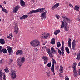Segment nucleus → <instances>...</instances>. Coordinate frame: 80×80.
Instances as JSON below:
<instances>
[{"mask_svg": "<svg viewBox=\"0 0 80 80\" xmlns=\"http://www.w3.org/2000/svg\"><path fill=\"white\" fill-rule=\"evenodd\" d=\"M51 65L52 63H51V62H50L48 64V67H51Z\"/></svg>", "mask_w": 80, "mask_h": 80, "instance_id": "72a5a7b5", "label": "nucleus"}, {"mask_svg": "<svg viewBox=\"0 0 80 80\" xmlns=\"http://www.w3.org/2000/svg\"><path fill=\"white\" fill-rule=\"evenodd\" d=\"M48 36H50L49 34H47L46 35H45V33H43L42 35L41 38L42 39H47Z\"/></svg>", "mask_w": 80, "mask_h": 80, "instance_id": "6e6552de", "label": "nucleus"}, {"mask_svg": "<svg viewBox=\"0 0 80 80\" xmlns=\"http://www.w3.org/2000/svg\"><path fill=\"white\" fill-rule=\"evenodd\" d=\"M9 35H10V36L12 37H13V35H12V33L10 34Z\"/></svg>", "mask_w": 80, "mask_h": 80, "instance_id": "6e6d98bb", "label": "nucleus"}, {"mask_svg": "<svg viewBox=\"0 0 80 80\" xmlns=\"http://www.w3.org/2000/svg\"><path fill=\"white\" fill-rule=\"evenodd\" d=\"M65 50L67 52L68 54H69L70 53V51H69V49L68 47H66L65 48Z\"/></svg>", "mask_w": 80, "mask_h": 80, "instance_id": "bb28decb", "label": "nucleus"}, {"mask_svg": "<svg viewBox=\"0 0 80 80\" xmlns=\"http://www.w3.org/2000/svg\"><path fill=\"white\" fill-rule=\"evenodd\" d=\"M57 8L55 6V5H54V6H53L52 7V8H51V9L52 10H55V8Z\"/></svg>", "mask_w": 80, "mask_h": 80, "instance_id": "473e14b6", "label": "nucleus"}, {"mask_svg": "<svg viewBox=\"0 0 80 80\" xmlns=\"http://www.w3.org/2000/svg\"><path fill=\"white\" fill-rule=\"evenodd\" d=\"M65 80H69V78L68 77H66L65 78Z\"/></svg>", "mask_w": 80, "mask_h": 80, "instance_id": "49530a36", "label": "nucleus"}, {"mask_svg": "<svg viewBox=\"0 0 80 80\" xmlns=\"http://www.w3.org/2000/svg\"><path fill=\"white\" fill-rule=\"evenodd\" d=\"M59 3H56V4L54 5L56 6V8H57L58 7V6H59Z\"/></svg>", "mask_w": 80, "mask_h": 80, "instance_id": "e433bc0d", "label": "nucleus"}, {"mask_svg": "<svg viewBox=\"0 0 80 80\" xmlns=\"http://www.w3.org/2000/svg\"><path fill=\"white\" fill-rule=\"evenodd\" d=\"M62 45H64V41L63 40L62 41Z\"/></svg>", "mask_w": 80, "mask_h": 80, "instance_id": "8fccbe9b", "label": "nucleus"}, {"mask_svg": "<svg viewBox=\"0 0 80 80\" xmlns=\"http://www.w3.org/2000/svg\"><path fill=\"white\" fill-rule=\"evenodd\" d=\"M46 43H47V42H45V43H43L42 45H45V44Z\"/></svg>", "mask_w": 80, "mask_h": 80, "instance_id": "052dcab7", "label": "nucleus"}, {"mask_svg": "<svg viewBox=\"0 0 80 80\" xmlns=\"http://www.w3.org/2000/svg\"><path fill=\"white\" fill-rule=\"evenodd\" d=\"M59 75L60 77H62V74L61 73H59Z\"/></svg>", "mask_w": 80, "mask_h": 80, "instance_id": "603ef678", "label": "nucleus"}, {"mask_svg": "<svg viewBox=\"0 0 80 80\" xmlns=\"http://www.w3.org/2000/svg\"><path fill=\"white\" fill-rule=\"evenodd\" d=\"M0 43H1V45L5 44V40L3 39H0Z\"/></svg>", "mask_w": 80, "mask_h": 80, "instance_id": "dca6fc26", "label": "nucleus"}, {"mask_svg": "<svg viewBox=\"0 0 80 80\" xmlns=\"http://www.w3.org/2000/svg\"><path fill=\"white\" fill-rule=\"evenodd\" d=\"M4 71L6 72H9V70L7 69H4Z\"/></svg>", "mask_w": 80, "mask_h": 80, "instance_id": "37998d69", "label": "nucleus"}, {"mask_svg": "<svg viewBox=\"0 0 80 80\" xmlns=\"http://www.w3.org/2000/svg\"><path fill=\"white\" fill-rule=\"evenodd\" d=\"M69 6L70 7H73V6H72V4H69Z\"/></svg>", "mask_w": 80, "mask_h": 80, "instance_id": "bf43d9fd", "label": "nucleus"}, {"mask_svg": "<svg viewBox=\"0 0 80 80\" xmlns=\"http://www.w3.org/2000/svg\"><path fill=\"white\" fill-rule=\"evenodd\" d=\"M2 9L3 12H4L6 13H7V12H8V11H7V10L5 9L4 8H2Z\"/></svg>", "mask_w": 80, "mask_h": 80, "instance_id": "7c9ffc66", "label": "nucleus"}, {"mask_svg": "<svg viewBox=\"0 0 80 80\" xmlns=\"http://www.w3.org/2000/svg\"><path fill=\"white\" fill-rule=\"evenodd\" d=\"M75 43H72V46H75Z\"/></svg>", "mask_w": 80, "mask_h": 80, "instance_id": "4d7b16f0", "label": "nucleus"}, {"mask_svg": "<svg viewBox=\"0 0 80 80\" xmlns=\"http://www.w3.org/2000/svg\"><path fill=\"white\" fill-rule=\"evenodd\" d=\"M60 32V30H56L54 32V34L55 35H57V34H58Z\"/></svg>", "mask_w": 80, "mask_h": 80, "instance_id": "4be33fe9", "label": "nucleus"}, {"mask_svg": "<svg viewBox=\"0 0 80 80\" xmlns=\"http://www.w3.org/2000/svg\"><path fill=\"white\" fill-rule=\"evenodd\" d=\"M44 10H45V8L38 9L36 10H34L30 11L28 14H32L33 13H41L42 12H44V11H45Z\"/></svg>", "mask_w": 80, "mask_h": 80, "instance_id": "f257e3e1", "label": "nucleus"}, {"mask_svg": "<svg viewBox=\"0 0 80 80\" xmlns=\"http://www.w3.org/2000/svg\"><path fill=\"white\" fill-rule=\"evenodd\" d=\"M42 59H44V64L47 63L48 60H47V57L46 56H43L42 57Z\"/></svg>", "mask_w": 80, "mask_h": 80, "instance_id": "ddd939ff", "label": "nucleus"}, {"mask_svg": "<svg viewBox=\"0 0 80 80\" xmlns=\"http://www.w3.org/2000/svg\"><path fill=\"white\" fill-rule=\"evenodd\" d=\"M13 62V59H11L9 61L10 63H12Z\"/></svg>", "mask_w": 80, "mask_h": 80, "instance_id": "a19ab883", "label": "nucleus"}, {"mask_svg": "<svg viewBox=\"0 0 80 80\" xmlns=\"http://www.w3.org/2000/svg\"><path fill=\"white\" fill-rule=\"evenodd\" d=\"M74 10H76V11H79L80 10V8H79V6L77 5H76L75 7H73Z\"/></svg>", "mask_w": 80, "mask_h": 80, "instance_id": "2eb2a0df", "label": "nucleus"}, {"mask_svg": "<svg viewBox=\"0 0 80 80\" xmlns=\"http://www.w3.org/2000/svg\"><path fill=\"white\" fill-rule=\"evenodd\" d=\"M14 28V30H18V28Z\"/></svg>", "mask_w": 80, "mask_h": 80, "instance_id": "13d9d810", "label": "nucleus"}, {"mask_svg": "<svg viewBox=\"0 0 80 80\" xmlns=\"http://www.w3.org/2000/svg\"><path fill=\"white\" fill-rule=\"evenodd\" d=\"M19 8H20V7H19L18 6L15 7L14 8V9H13V12L14 13H16V12H17V11H18V10H19Z\"/></svg>", "mask_w": 80, "mask_h": 80, "instance_id": "f8f14e48", "label": "nucleus"}, {"mask_svg": "<svg viewBox=\"0 0 80 80\" xmlns=\"http://www.w3.org/2000/svg\"><path fill=\"white\" fill-rule=\"evenodd\" d=\"M3 3H4V4H6V3H7V2L5 1H4Z\"/></svg>", "mask_w": 80, "mask_h": 80, "instance_id": "0e129e2a", "label": "nucleus"}, {"mask_svg": "<svg viewBox=\"0 0 80 80\" xmlns=\"http://www.w3.org/2000/svg\"><path fill=\"white\" fill-rule=\"evenodd\" d=\"M3 77V72L2 70H0V80L2 79Z\"/></svg>", "mask_w": 80, "mask_h": 80, "instance_id": "412c9836", "label": "nucleus"}, {"mask_svg": "<svg viewBox=\"0 0 80 80\" xmlns=\"http://www.w3.org/2000/svg\"><path fill=\"white\" fill-rule=\"evenodd\" d=\"M56 17L58 19H59V18H60V16H59V15H56Z\"/></svg>", "mask_w": 80, "mask_h": 80, "instance_id": "4c0bfd02", "label": "nucleus"}, {"mask_svg": "<svg viewBox=\"0 0 80 80\" xmlns=\"http://www.w3.org/2000/svg\"><path fill=\"white\" fill-rule=\"evenodd\" d=\"M51 43L52 45H54L55 43V38H52L51 42Z\"/></svg>", "mask_w": 80, "mask_h": 80, "instance_id": "5701e85b", "label": "nucleus"}, {"mask_svg": "<svg viewBox=\"0 0 80 80\" xmlns=\"http://www.w3.org/2000/svg\"><path fill=\"white\" fill-rule=\"evenodd\" d=\"M62 54H64V50H61Z\"/></svg>", "mask_w": 80, "mask_h": 80, "instance_id": "864d4df0", "label": "nucleus"}, {"mask_svg": "<svg viewBox=\"0 0 80 80\" xmlns=\"http://www.w3.org/2000/svg\"><path fill=\"white\" fill-rule=\"evenodd\" d=\"M71 41H72V39L69 38L68 45V47H70V48H71V45H72V43H71Z\"/></svg>", "mask_w": 80, "mask_h": 80, "instance_id": "4468645a", "label": "nucleus"}, {"mask_svg": "<svg viewBox=\"0 0 80 80\" xmlns=\"http://www.w3.org/2000/svg\"><path fill=\"white\" fill-rule=\"evenodd\" d=\"M75 46H72V50H75Z\"/></svg>", "mask_w": 80, "mask_h": 80, "instance_id": "79ce46f5", "label": "nucleus"}, {"mask_svg": "<svg viewBox=\"0 0 80 80\" xmlns=\"http://www.w3.org/2000/svg\"><path fill=\"white\" fill-rule=\"evenodd\" d=\"M25 58L24 57H22L19 58L17 61V64L19 67H21L22 65V63H24L25 62Z\"/></svg>", "mask_w": 80, "mask_h": 80, "instance_id": "7ed1b4c3", "label": "nucleus"}, {"mask_svg": "<svg viewBox=\"0 0 80 80\" xmlns=\"http://www.w3.org/2000/svg\"><path fill=\"white\" fill-rule=\"evenodd\" d=\"M64 45H62V47H61V50H64Z\"/></svg>", "mask_w": 80, "mask_h": 80, "instance_id": "ea45409f", "label": "nucleus"}, {"mask_svg": "<svg viewBox=\"0 0 80 80\" xmlns=\"http://www.w3.org/2000/svg\"><path fill=\"white\" fill-rule=\"evenodd\" d=\"M62 24L61 26V28L63 29V28L64 27V29L65 31H68L69 30V27L67 25V23H66L65 24V22L63 21H62Z\"/></svg>", "mask_w": 80, "mask_h": 80, "instance_id": "423d86ee", "label": "nucleus"}, {"mask_svg": "<svg viewBox=\"0 0 80 80\" xmlns=\"http://www.w3.org/2000/svg\"><path fill=\"white\" fill-rule=\"evenodd\" d=\"M30 45L33 47H37L40 45V42L37 40H34L30 42Z\"/></svg>", "mask_w": 80, "mask_h": 80, "instance_id": "20e7f679", "label": "nucleus"}, {"mask_svg": "<svg viewBox=\"0 0 80 80\" xmlns=\"http://www.w3.org/2000/svg\"><path fill=\"white\" fill-rule=\"evenodd\" d=\"M47 17L46 14L45 13L42 12L41 16V18L43 20H45Z\"/></svg>", "mask_w": 80, "mask_h": 80, "instance_id": "1a4fd4ad", "label": "nucleus"}, {"mask_svg": "<svg viewBox=\"0 0 80 80\" xmlns=\"http://www.w3.org/2000/svg\"><path fill=\"white\" fill-rule=\"evenodd\" d=\"M56 63V62L55 60L53 59V63L52 65V66L51 68V70L52 72H54V68H55V63Z\"/></svg>", "mask_w": 80, "mask_h": 80, "instance_id": "9d476101", "label": "nucleus"}, {"mask_svg": "<svg viewBox=\"0 0 80 80\" xmlns=\"http://www.w3.org/2000/svg\"><path fill=\"white\" fill-rule=\"evenodd\" d=\"M59 71L61 73H63V68L62 66H60Z\"/></svg>", "mask_w": 80, "mask_h": 80, "instance_id": "b1692460", "label": "nucleus"}, {"mask_svg": "<svg viewBox=\"0 0 80 80\" xmlns=\"http://www.w3.org/2000/svg\"><path fill=\"white\" fill-rule=\"evenodd\" d=\"M58 52L59 53V55H62V51H61L60 50H59V49L58 48Z\"/></svg>", "mask_w": 80, "mask_h": 80, "instance_id": "2f4dec72", "label": "nucleus"}, {"mask_svg": "<svg viewBox=\"0 0 80 80\" xmlns=\"http://www.w3.org/2000/svg\"><path fill=\"white\" fill-rule=\"evenodd\" d=\"M28 17V16L27 15H24L20 17V19L21 20H23V19H25V18H27Z\"/></svg>", "mask_w": 80, "mask_h": 80, "instance_id": "f3484780", "label": "nucleus"}, {"mask_svg": "<svg viewBox=\"0 0 80 80\" xmlns=\"http://www.w3.org/2000/svg\"><path fill=\"white\" fill-rule=\"evenodd\" d=\"M11 77L12 78L15 79L17 77V75L16 74H15H15H13V75H11Z\"/></svg>", "mask_w": 80, "mask_h": 80, "instance_id": "c85d7f7f", "label": "nucleus"}, {"mask_svg": "<svg viewBox=\"0 0 80 80\" xmlns=\"http://www.w3.org/2000/svg\"><path fill=\"white\" fill-rule=\"evenodd\" d=\"M47 52L48 54L50 57L52 58L53 57V54L55 53L56 52V51L55 50V48H52L51 49V51L50 49H48L47 50Z\"/></svg>", "mask_w": 80, "mask_h": 80, "instance_id": "f03ea898", "label": "nucleus"}, {"mask_svg": "<svg viewBox=\"0 0 80 80\" xmlns=\"http://www.w3.org/2000/svg\"><path fill=\"white\" fill-rule=\"evenodd\" d=\"M34 50L35 51V52H38V49L36 48H34Z\"/></svg>", "mask_w": 80, "mask_h": 80, "instance_id": "09e8293b", "label": "nucleus"}, {"mask_svg": "<svg viewBox=\"0 0 80 80\" xmlns=\"http://www.w3.org/2000/svg\"><path fill=\"white\" fill-rule=\"evenodd\" d=\"M5 77H6L5 75H4L3 76V80H6Z\"/></svg>", "mask_w": 80, "mask_h": 80, "instance_id": "a18cd8bd", "label": "nucleus"}, {"mask_svg": "<svg viewBox=\"0 0 80 80\" xmlns=\"http://www.w3.org/2000/svg\"><path fill=\"white\" fill-rule=\"evenodd\" d=\"M62 18L64 20H65L66 21V20L68 19V17L65 16V15H63L62 17Z\"/></svg>", "mask_w": 80, "mask_h": 80, "instance_id": "393cba45", "label": "nucleus"}, {"mask_svg": "<svg viewBox=\"0 0 80 80\" xmlns=\"http://www.w3.org/2000/svg\"><path fill=\"white\" fill-rule=\"evenodd\" d=\"M14 33L16 34H17L18 33V30H14Z\"/></svg>", "mask_w": 80, "mask_h": 80, "instance_id": "f704fd0d", "label": "nucleus"}, {"mask_svg": "<svg viewBox=\"0 0 80 80\" xmlns=\"http://www.w3.org/2000/svg\"><path fill=\"white\" fill-rule=\"evenodd\" d=\"M7 48L8 51L9 55L13 54V50H12V47L10 46H8L7 47Z\"/></svg>", "mask_w": 80, "mask_h": 80, "instance_id": "0eeeda50", "label": "nucleus"}, {"mask_svg": "<svg viewBox=\"0 0 80 80\" xmlns=\"http://www.w3.org/2000/svg\"><path fill=\"white\" fill-rule=\"evenodd\" d=\"M66 4H68V2H65Z\"/></svg>", "mask_w": 80, "mask_h": 80, "instance_id": "338daca9", "label": "nucleus"}, {"mask_svg": "<svg viewBox=\"0 0 80 80\" xmlns=\"http://www.w3.org/2000/svg\"><path fill=\"white\" fill-rule=\"evenodd\" d=\"M2 52H3V53H7V51L6 49L4 48L2 49L0 51V53H2Z\"/></svg>", "mask_w": 80, "mask_h": 80, "instance_id": "a211bd4d", "label": "nucleus"}, {"mask_svg": "<svg viewBox=\"0 0 80 80\" xmlns=\"http://www.w3.org/2000/svg\"><path fill=\"white\" fill-rule=\"evenodd\" d=\"M61 46V44H60V43L59 42H58L57 44V47L58 48H60Z\"/></svg>", "mask_w": 80, "mask_h": 80, "instance_id": "cd10ccee", "label": "nucleus"}, {"mask_svg": "<svg viewBox=\"0 0 80 80\" xmlns=\"http://www.w3.org/2000/svg\"><path fill=\"white\" fill-rule=\"evenodd\" d=\"M20 4L21 6H24V5H25V2L22 0H20Z\"/></svg>", "mask_w": 80, "mask_h": 80, "instance_id": "aec40b11", "label": "nucleus"}, {"mask_svg": "<svg viewBox=\"0 0 80 80\" xmlns=\"http://www.w3.org/2000/svg\"><path fill=\"white\" fill-rule=\"evenodd\" d=\"M23 53V51L22 50H18L16 53V55H22Z\"/></svg>", "mask_w": 80, "mask_h": 80, "instance_id": "9b49d317", "label": "nucleus"}, {"mask_svg": "<svg viewBox=\"0 0 80 80\" xmlns=\"http://www.w3.org/2000/svg\"><path fill=\"white\" fill-rule=\"evenodd\" d=\"M43 13H45L46 14V13H47V11H45Z\"/></svg>", "mask_w": 80, "mask_h": 80, "instance_id": "69168bd1", "label": "nucleus"}, {"mask_svg": "<svg viewBox=\"0 0 80 80\" xmlns=\"http://www.w3.org/2000/svg\"><path fill=\"white\" fill-rule=\"evenodd\" d=\"M78 66H80V62H79L78 64Z\"/></svg>", "mask_w": 80, "mask_h": 80, "instance_id": "774afa93", "label": "nucleus"}, {"mask_svg": "<svg viewBox=\"0 0 80 80\" xmlns=\"http://www.w3.org/2000/svg\"><path fill=\"white\" fill-rule=\"evenodd\" d=\"M75 40H74L73 41L72 43H75L76 42Z\"/></svg>", "mask_w": 80, "mask_h": 80, "instance_id": "3c124183", "label": "nucleus"}, {"mask_svg": "<svg viewBox=\"0 0 80 80\" xmlns=\"http://www.w3.org/2000/svg\"><path fill=\"white\" fill-rule=\"evenodd\" d=\"M46 73L48 77H50V71H48L46 72Z\"/></svg>", "mask_w": 80, "mask_h": 80, "instance_id": "c756f323", "label": "nucleus"}, {"mask_svg": "<svg viewBox=\"0 0 80 80\" xmlns=\"http://www.w3.org/2000/svg\"><path fill=\"white\" fill-rule=\"evenodd\" d=\"M18 28V24L17 23H15V27L14 28Z\"/></svg>", "mask_w": 80, "mask_h": 80, "instance_id": "58836bf2", "label": "nucleus"}, {"mask_svg": "<svg viewBox=\"0 0 80 80\" xmlns=\"http://www.w3.org/2000/svg\"><path fill=\"white\" fill-rule=\"evenodd\" d=\"M45 47H42V49H43V50H44V49H45Z\"/></svg>", "mask_w": 80, "mask_h": 80, "instance_id": "680f3d73", "label": "nucleus"}, {"mask_svg": "<svg viewBox=\"0 0 80 80\" xmlns=\"http://www.w3.org/2000/svg\"><path fill=\"white\" fill-rule=\"evenodd\" d=\"M76 20L78 21H80V16H78V18H76Z\"/></svg>", "mask_w": 80, "mask_h": 80, "instance_id": "c9c22d12", "label": "nucleus"}, {"mask_svg": "<svg viewBox=\"0 0 80 80\" xmlns=\"http://www.w3.org/2000/svg\"><path fill=\"white\" fill-rule=\"evenodd\" d=\"M0 7H1L2 8V9H3V8L2 6V5H0Z\"/></svg>", "mask_w": 80, "mask_h": 80, "instance_id": "e2e57ef3", "label": "nucleus"}, {"mask_svg": "<svg viewBox=\"0 0 80 80\" xmlns=\"http://www.w3.org/2000/svg\"><path fill=\"white\" fill-rule=\"evenodd\" d=\"M3 61V60H0V64H2L3 63V62H2Z\"/></svg>", "mask_w": 80, "mask_h": 80, "instance_id": "de8ad7c7", "label": "nucleus"}, {"mask_svg": "<svg viewBox=\"0 0 80 80\" xmlns=\"http://www.w3.org/2000/svg\"><path fill=\"white\" fill-rule=\"evenodd\" d=\"M7 38H9V39H11V38H11V37H10V36H8Z\"/></svg>", "mask_w": 80, "mask_h": 80, "instance_id": "5fc2aeb1", "label": "nucleus"}, {"mask_svg": "<svg viewBox=\"0 0 80 80\" xmlns=\"http://www.w3.org/2000/svg\"><path fill=\"white\" fill-rule=\"evenodd\" d=\"M16 75V71L14 70H12L11 72V75Z\"/></svg>", "mask_w": 80, "mask_h": 80, "instance_id": "a878e982", "label": "nucleus"}, {"mask_svg": "<svg viewBox=\"0 0 80 80\" xmlns=\"http://www.w3.org/2000/svg\"><path fill=\"white\" fill-rule=\"evenodd\" d=\"M65 22V24L66 23H69V24H70V23H71V22H72V21L71 20H70V18H68V19H67V20Z\"/></svg>", "mask_w": 80, "mask_h": 80, "instance_id": "6ab92c4d", "label": "nucleus"}, {"mask_svg": "<svg viewBox=\"0 0 80 80\" xmlns=\"http://www.w3.org/2000/svg\"><path fill=\"white\" fill-rule=\"evenodd\" d=\"M77 64L76 62H74L73 63L72 68H73V75L74 77H78V72L77 71V69H76V65Z\"/></svg>", "mask_w": 80, "mask_h": 80, "instance_id": "39448f33", "label": "nucleus"}, {"mask_svg": "<svg viewBox=\"0 0 80 80\" xmlns=\"http://www.w3.org/2000/svg\"><path fill=\"white\" fill-rule=\"evenodd\" d=\"M78 75H80V69L78 70Z\"/></svg>", "mask_w": 80, "mask_h": 80, "instance_id": "c03bdc74", "label": "nucleus"}]
</instances>
